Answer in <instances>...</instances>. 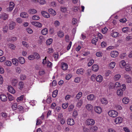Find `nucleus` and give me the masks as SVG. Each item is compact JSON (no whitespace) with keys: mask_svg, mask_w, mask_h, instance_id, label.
Wrapping results in <instances>:
<instances>
[{"mask_svg":"<svg viewBox=\"0 0 132 132\" xmlns=\"http://www.w3.org/2000/svg\"><path fill=\"white\" fill-rule=\"evenodd\" d=\"M109 115L113 118H115L118 116V113L116 111L114 110L110 111L108 112Z\"/></svg>","mask_w":132,"mask_h":132,"instance_id":"1","label":"nucleus"},{"mask_svg":"<svg viewBox=\"0 0 132 132\" xmlns=\"http://www.w3.org/2000/svg\"><path fill=\"white\" fill-rule=\"evenodd\" d=\"M86 123L88 125H93L94 124L95 121L92 119H88L86 120Z\"/></svg>","mask_w":132,"mask_h":132,"instance_id":"2","label":"nucleus"},{"mask_svg":"<svg viewBox=\"0 0 132 132\" xmlns=\"http://www.w3.org/2000/svg\"><path fill=\"white\" fill-rule=\"evenodd\" d=\"M123 121L122 118L120 117H118L116 118L114 120V122L116 124H118L121 123Z\"/></svg>","mask_w":132,"mask_h":132,"instance_id":"3","label":"nucleus"},{"mask_svg":"<svg viewBox=\"0 0 132 132\" xmlns=\"http://www.w3.org/2000/svg\"><path fill=\"white\" fill-rule=\"evenodd\" d=\"M94 109L95 112L98 114H100L102 112V109L99 106L94 107Z\"/></svg>","mask_w":132,"mask_h":132,"instance_id":"4","label":"nucleus"},{"mask_svg":"<svg viewBox=\"0 0 132 132\" xmlns=\"http://www.w3.org/2000/svg\"><path fill=\"white\" fill-rule=\"evenodd\" d=\"M14 4L12 2H10L9 7L7 8V10L8 11H12L14 8Z\"/></svg>","mask_w":132,"mask_h":132,"instance_id":"5","label":"nucleus"},{"mask_svg":"<svg viewBox=\"0 0 132 132\" xmlns=\"http://www.w3.org/2000/svg\"><path fill=\"white\" fill-rule=\"evenodd\" d=\"M86 109L88 111L92 112L93 110V107L90 104H87L85 106Z\"/></svg>","mask_w":132,"mask_h":132,"instance_id":"6","label":"nucleus"},{"mask_svg":"<svg viewBox=\"0 0 132 132\" xmlns=\"http://www.w3.org/2000/svg\"><path fill=\"white\" fill-rule=\"evenodd\" d=\"M61 68L63 70H66L68 68V64L64 62H62L61 64Z\"/></svg>","mask_w":132,"mask_h":132,"instance_id":"7","label":"nucleus"},{"mask_svg":"<svg viewBox=\"0 0 132 132\" xmlns=\"http://www.w3.org/2000/svg\"><path fill=\"white\" fill-rule=\"evenodd\" d=\"M121 86V85L120 83L119 82H116L114 85H113L112 83V86L111 87L110 85L109 86L110 88H113L114 87L119 88Z\"/></svg>","mask_w":132,"mask_h":132,"instance_id":"8","label":"nucleus"},{"mask_svg":"<svg viewBox=\"0 0 132 132\" xmlns=\"http://www.w3.org/2000/svg\"><path fill=\"white\" fill-rule=\"evenodd\" d=\"M31 23L35 26L39 28H41L42 27V24L39 22L36 21H33L31 22Z\"/></svg>","mask_w":132,"mask_h":132,"instance_id":"9","label":"nucleus"},{"mask_svg":"<svg viewBox=\"0 0 132 132\" xmlns=\"http://www.w3.org/2000/svg\"><path fill=\"white\" fill-rule=\"evenodd\" d=\"M67 123L68 125L72 126L75 123L74 120L71 118H69L67 120Z\"/></svg>","mask_w":132,"mask_h":132,"instance_id":"10","label":"nucleus"},{"mask_svg":"<svg viewBox=\"0 0 132 132\" xmlns=\"http://www.w3.org/2000/svg\"><path fill=\"white\" fill-rule=\"evenodd\" d=\"M111 36L114 37H117L119 36V33L115 30H112L111 33Z\"/></svg>","mask_w":132,"mask_h":132,"instance_id":"11","label":"nucleus"},{"mask_svg":"<svg viewBox=\"0 0 132 132\" xmlns=\"http://www.w3.org/2000/svg\"><path fill=\"white\" fill-rule=\"evenodd\" d=\"M95 98V96L93 94H90L87 96L88 100L89 101L94 100Z\"/></svg>","mask_w":132,"mask_h":132,"instance_id":"12","label":"nucleus"},{"mask_svg":"<svg viewBox=\"0 0 132 132\" xmlns=\"http://www.w3.org/2000/svg\"><path fill=\"white\" fill-rule=\"evenodd\" d=\"M8 90L11 93L14 94L15 93V90L13 87L11 86H8Z\"/></svg>","mask_w":132,"mask_h":132,"instance_id":"13","label":"nucleus"},{"mask_svg":"<svg viewBox=\"0 0 132 132\" xmlns=\"http://www.w3.org/2000/svg\"><path fill=\"white\" fill-rule=\"evenodd\" d=\"M0 98L1 100L3 102H5L7 100V98L6 96L4 94L0 95Z\"/></svg>","mask_w":132,"mask_h":132,"instance_id":"14","label":"nucleus"},{"mask_svg":"<svg viewBox=\"0 0 132 132\" xmlns=\"http://www.w3.org/2000/svg\"><path fill=\"white\" fill-rule=\"evenodd\" d=\"M16 25L15 23L14 22H11L9 25V28L10 29L12 30L13 29Z\"/></svg>","mask_w":132,"mask_h":132,"instance_id":"15","label":"nucleus"},{"mask_svg":"<svg viewBox=\"0 0 132 132\" xmlns=\"http://www.w3.org/2000/svg\"><path fill=\"white\" fill-rule=\"evenodd\" d=\"M118 55V52L116 51H112L111 53V56L113 57H116Z\"/></svg>","mask_w":132,"mask_h":132,"instance_id":"16","label":"nucleus"},{"mask_svg":"<svg viewBox=\"0 0 132 132\" xmlns=\"http://www.w3.org/2000/svg\"><path fill=\"white\" fill-rule=\"evenodd\" d=\"M42 15L45 18H48L50 17V14L46 12L45 11H42L41 12Z\"/></svg>","mask_w":132,"mask_h":132,"instance_id":"17","label":"nucleus"},{"mask_svg":"<svg viewBox=\"0 0 132 132\" xmlns=\"http://www.w3.org/2000/svg\"><path fill=\"white\" fill-rule=\"evenodd\" d=\"M85 71L82 68L78 69L76 71L78 75H82L84 73Z\"/></svg>","mask_w":132,"mask_h":132,"instance_id":"18","label":"nucleus"},{"mask_svg":"<svg viewBox=\"0 0 132 132\" xmlns=\"http://www.w3.org/2000/svg\"><path fill=\"white\" fill-rule=\"evenodd\" d=\"M123 90L121 89H119L117 90V95L119 97H121L123 95Z\"/></svg>","mask_w":132,"mask_h":132,"instance_id":"19","label":"nucleus"},{"mask_svg":"<svg viewBox=\"0 0 132 132\" xmlns=\"http://www.w3.org/2000/svg\"><path fill=\"white\" fill-rule=\"evenodd\" d=\"M103 80V77L101 75H98L96 77V80L98 82H101Z\"/></svg>","mask_w":132,"mask_h":132,"instance_id":"20","label":"nucleus"},{"mask_svg":"<svg viewBox=\"0 0 132 132\" xmlns=\"http://www.w3.org/2000/svg\"><path fill=\"white\" fill-rule=\"evenodd\" d=\"M90 129L91 131L93 132L96 131L98 130L97 127L95 126H92L90 128Z\"/></svg>","mask_w":132,"mask_h":132,"instance_id":"21","label":"nucleus"},{"mask_svg":"<svg viewBox=\"0 0 132 132\" xmlns=\"http://www.w3.org/2000/svg\"><path fill=\"white\" fill-rule=\"evenodd\" d=\"M99 67L97 64H94L92 67V70L94 71H97L99 69Z\"/></svg>","mask_w":132,"mask_h":132,"instance_id":"22","label":"nucleus"},{"mask_svg":"<svg viewBox=\"0 0 132 132\" xmlns=\"http://www.w3.org/2000/svg\"><path fill=\"white\" fill-rule=\"evenodd\" d=\"M101 101L103 104L104 105H106L108 103L107 100L104 98H101Z\"/></svg>","mask_w":132,"mask_h":132,"instance_id":"23","label":"nucleus"},{"mask_svg":"<svg viewBox=\"0 0 132 132\" xmlns=\"http://www.w3.org/2000/svg\"><path fill=\"white\" fill-rule=\"evenodd\" d=\"M18 81L17 79H13L12 80L11 83L13 86H16Z\"/></svg>","mask_w":132,"mask_h":132,"instance_id":"24","label":"nucleus"},{"mask_svg":"<svg viewBox=\"0 0 132 132\" xmlns=\"http://www.w3.org/2000/svg\"><path fill=\"white\" fill-rule=\"evenodd\" d=\"M83 103V100L82 99H80L79 100L77 104V106L78 107L80 108L82 106Z\"/></svg>","mask_w":132,"mask_h":132,"instance_id":"25","label":"nucleus"},{"mask_svg":"<svg viewBox=\"0 0 132 132\" xmlns=\"http://www.w3.org/2000/svg\"><path fill=\"white\" fill-rule=\"evenodd\" d=\"M18 60L20 63L21 64H23L25 63V60L22 57H19L18 58Z\"/></svg>","mask_w":132,"mask_h":132,"instance_id":"26","label":"nucleus"},{"mask_svg":"<svg viewBox=\"0 0 132 132\" xmlns=\"http://www.w3.org/2000/svg\"><path fill=\"white\" fill-rule=\"evenodd\" d=\"M48 11L49 13L53 16L55 15L56 14V12L52 9H48Z\"/></svg>","mask_w":132,"mask_h":132,"instance_id":"27","label":"nucleus"},{"mask_svg":"<svg viewBox=\"0 0 132 132\" xmlns=\"http://www.w3.org/2000/svg\"><path fill=\"white\" fill-rule=\"evenodd\" d=\"M24 96L21 95L20 96L16 98V101L17 102H19L23 101V99Z\"/></svg>","mask_w":132,"mask_h":132,"instance_id":"28","label":"nucleus"},{"mask_svg":"<svg viewBox=\"0 0 132 132\" xmlns=\"http://www.w3.org/2000/svg\"><path fill=\"white\" fill-rule=\"evenodd\" d=\"M59 55L58 52H56L54 53L53 57L54 58L55 60L56 61L59 58Z\"/></svg>","mask_w":132,"mask_h":132,"instance_id":"29","label":"nucleus"},{"mask_svg":"<svg viewBox=\"0 0 132 132\" xmlns=\"http://www.w3.org/2000/svg\"><path fill=\"white\" fill-rule=\"evenodd\" d=\"M126 64L125 61L124 60H122L120 62L119 65L122 68L125 66Z\"/></svg>","mask_w":132,"mask_h":132,"instance_id":"30","label":"nucleus"},{"mask_svg":"<svg viewBox=\"0 0 132 132\" xmlns=\"http://www.w3.org/2000/svg\"><path fill=\"white\" fill-rule=\"evenodd\" d=\"M48 32V29L46 28H45L42 29L41 31L42 34L44 35H46Z\"/></svg>","mask_w":132,"mask_h":132,"instance_id":"31","label":"nucleus"},{"mask_svg":"<svg viewBox=\"0 0 132 132\" xmlns=\"http://www.w3.org/2000/svg\"><path fill=\"white\" fill-rule=\"evenodd\" d=\"M129 99L128 98L125 97L123 99L122 101L124 104H127L129 102Z\"/></svg>","mask_w":132,"mask_h":132,"instance_id":"32","label":"nucleus"},{"mask_svg":"<svg viewBox=\"0 0 132 132\" xmlns=\"http://www.w3.org/2000/svg\"><path fill=\"white\" fill-rule=\"evenodd\" d=\"M125 68L126 70L127 71H130L131 69V67L130 66V65L128 64H126Z\"/></svg>","mask_w":132,"mask_h":132,"instance_id":"33","label":"nucleus"},{"mask_svg":"<svg viewBox=\"0 0 132 132\" xmlns=\"http://www.w3.org/2000/svg\"><path fill=\"white\" fill-rule=\"evenodd\" d=\"M37 12V11L34 9H31L29 10V12L30 14H31L36 13Z\"/></svg>","mask_w":132,"mask_h":132,"instance_id":"34","label":"nucleus"},{"mask_svg":"<svg viewBox=\"0 0 132 132\" xmlns=\"http://www.w3.org/2000/svg\"><path fill=\"white\" fill-rule=\"evenodd\" d=\"M116 63L114 62H112L110 63L109 65V67L111 69L113 68L115 65Z\"/></svg>","mask_w":132,"mask_h":132,"instance_id":"35","label":"nucleus"},{"mask_svg":"<svg viewBox=\"0 0 132 132\" xmlns=\"http://www.w3.org/2000/svg\"><path fill=\"white\" fill-rule=\"evenodd\" d=\"M12 62L13 64L17 66L18 64V60L15 58L13 59H12Z\"/></svg>","mask_w":132,"mask_h":132,"instance_id":"36","label":"nucleus"},{"mask_svg":"<svg viewBox=\"0 0 132 132\" xmlns=\"http://www.w3.org/2000/svg\"><path fill=\"white\" fill-rule=\"evenodd\" d=\"M20 16L23 18H27L28 17V15L26 12H22L20 14Z\"/></svg>","mask_w":132,"mask_h":132,"instance_id":"37","label":"nucleus"},{"mask_svg":"<svg viewBox=\"0 0 132 132\" xmlns=\"http://www.w3.org/2000/svg\"><path fill=\"white\" fill-rule=\"evenodd\" d=\"M82 95V93L81 92H79L77 95L76 98L77 100H79L81 97Z\"/></svg>","mask_w":132,"mask_h":132,"instance_id":"38","label":"nucleus"},{"mask_svg":"<svg viewBox=\"0 0 132 132\" xmlns=\"http://www.w3.org/2000/svg\"><path fill=\"white\" fill-rule=\"evenodd\" d=\"M98 38L97 37L95 38L92 39V42L93 44H94L95 45H96V42L97 41Z\"/></svg>","mask_w":132,"mask_h":132,"instance_id":"39","label":"nucleus"},{"mask_svg":"<svg viewBox=\"0 0 132 132\" xmlns=\"http://www.w3.org/2000/svg\"><path fill=\"white\" fill-rule=\"evenodd\" d=\"M114 108L115 109L118 110H120L122 109L121 106L120 105H115Z\"/></svg>","mask_w":132,"mask_h":132,"instance_id":"40","label":"nucleus"},{"mask_svg":"<svg viewBox=\"0 0 132 132\" xmlns=\"http://www.w3.org/2000/svg\"><path fill=\"white\" fill-rule=\"evenodd\" d=\"M121 76L119 74H117L114 76V80L117 81L119 80Z\"/></svg>","mask_w":132,"mask_h":132,"instance_id":"41","label":"nucleus"},{"mask_svg":"<svg viewBox=\"0 0 132 132\" xmlns=\"http://www.w3.org/2000/svg\"><path fill=\"white\" fill-rule=\"evenodd\" d=\"M53 39L52 38H50L47 40L46 42V44L47 45H50L52 43Z\"/></svg>","mask_w":132,"mask_h":132,"instance_id":"42","label":"nucleus"},{"mask_svg":"<svg viewBox=\"0 0 132 132\" xmlns=\"http://www.w3.org/2000/svg\"><path fill=\"white\" fill-rule=\"evenodd\" d=\"M19 88L20 89L23 88L24 86V83L23 82L20 81L19 83Z\"/></svg>","mask_w":132,"mask_h":132,"instance_id":"43","label":"nucleus"},{"mask_svg":"<svg viewBox=\"0 0 132 132\" xmlns=\"http://www.w3.org/2000/svg\"><path fill=\"white\" fill-rule=\"evenodd\" d=\"M2 19L3 20H6L8 18V15L5 13H3L2 14Z\"/></svg>","mask_w":132,"mask_h":132,"instance_id":"44","label":"nucleus"},{"mask_svg":"<svg viewBox=\"0 0 132 132\" xmlns=\"http://www.w3.org/2000/svg\"><path fill=\"white\" fill-rule=\"evenodd\" d=\"M34 56L35 59H38L40 57V55L39 54L37 53H35L33 54Z\"/></svg>","mask_w":132,"mask_h":132,"instance_id":"45","label":"nucleus"},{"mask_svg":"<svg viewBox=\"0 0 132 132\" xmlns=\"http://www.w3.org/2000/svg\"><path fill=\"white\" fill-rule=\"evenodd\" d=\"M37 2L39 3L41 5H44L46 3L45 0H37Z\"/></svg>","mask_w":132,"mask_h":132,"instance_id":"46","label":"nucleus"},{"mask_svg":"<svg viewBox=\"0 0 132 132\" xmlns=\"http://www.w3.org/2000/svg\"><path fill=\"white\" fill-rule=\"evenodd\" d=\"M58 91L57 90H56L54 91L52 93V96L53 97H55L57 94Z\"/></svg>","mask_w":132,"mask_h":132,"instance_id":"47","label":"nucleus"},{"mask_svg":"<svg viewBox=\"0 0 132 132\" xmlns=\"http://www.w3.org/2000/svg\"><path fill=\"white\" fill-rule=\"evenodd\" d=\"M47 66L49 68H51L52 66V63L49 61H47Z\"/></svg>","mask_w":132,"mask_h":132,"instance_id":"48","label":"nucleus"},{"mask_svg":"<svg viewBox=\"0 0 132 132\" xmlns=\"http://www.w3.org/2000/svg\"><path fill=\"white\" fill-rule=\"evenodd\" d=\"M112 74V72L108 70L105 73V75L106 76H109Z\"/></svg>","mask_w":132,"mask_h":132,"instance_id":"49","label":"nucleus"},{"mask_svg":"<svg viewBox=\"0 0 132 132\" xmlns=\"http://www.w3.org/2000/svg\"><path fill=\"white\" fill-rule=\"evenodd\" d=\"M103 54V53L101 52H97L96 54V56L98 57H102V56Z\"/></svg>","mask_w":132,"mask_h":132,"instance_id":"50","label":"nucleus"},{"mask_svg":"<svg viewBox=\"0 0 132 132\" xmlns=\"http://www.w3.org/2000/svg\"><path fill=\"white\" fill-rule=\"evenodd\" d=\"M5 64L7 66H10L12 65V63L10 61H7L5 63Z\"/></svg>","mask_w":132,"mask_h":132,"instance_id":"51","label":"nucleus"},{"mask_svg":"<svg viewBox=\"0 0 132 132\" xmlns=\"http://www.w3.org/2000/svg\"><path fill=\"white\" fill-rule=\"evenodd\" d=\"M58 35L60 37H63L64 35L62 31H59L58 32Z\"/></svg>","mask_w":132,"mask_h":132,"instance_id":"52","label":"nucleus"},{"mask_svg":"<svg viewBox=\"0 0 132 132\" xmlns=\"http://www.w3.org/2000/svg\"><path fill=\"white\" fill-rule=\"evenodd\" d=\"M68 104L67 103H65L62 104V108L64 109H66L68 106Z\"/></svg>","mask_w":132,"mask_h":132,"instance_id":"53","label":"nucleus"},{"mask_svg":"<svg viewBox=\"0 0 132 132\" xmlns=\"http://www.w3.org/2000/svg\"><path fill=\"white\" fill-rule=\"evenodd\" d=\"M22 45L24 47L26 48H28L29 46V45L27 43L24 41H23L22 42Z\"/></svg>","mask_w":132,"mask_h":132,"instance_id":"54","label":"nucleus"},{"mask_svg":"<svg viewBox=\"0 0 132 132\" xmlns=\"http://www.w3.org/2000/svg\"><path fill=\"white\" fill-rule=\"evenodd\" d=\"M94 62V60L93 59H91L88 63V66H90L93 64Z\"/></svg>","mask_w":132,"mask_h":132,"instance_id":"55","label":"nucleus"},{"mask_svg":"<svg viewBox=\"0 0 132 132\" xmlns=\"http://www.w3.org/2000/svg\"><path fill=\"white\" fill-rule=\"evenodd\" d=\"M80 79L81 78L80 77H77L75 79L74 81L77 83H78L80 81Z\"/></svg>","mask_w":132,"mask_h":132,"instance_id":"56","label":"nucleus"},{"mask_svg":"<svg viewBox=\"0 0 132 132\" xmlns=\"http://www.w3.org/2000/svg\"><path fill=\"white\" fill-rule=\"evenodd\" d=\"M17 104V103H14L13 104L12 108L13 110H16V109L18 107Z\"/></svg>","mask_w":132,"mask_h":132,"instance_id":"57","label":"nucleus"},{"mask_svg":"<svg viewBox=\"0 0 132 132\" xmlns=\"http://www.w3.org/2000/svg\"><path fill=\"white\" fill-rule=\"evenodd\" d=\"M8 30V27L7 26H4L3 28V31L4 33L6 32Z\"/></svg>","mask_w":132,"mask_h":132,"instance_id":"58","label":"nucleus"},{"mask_svg":"<svg viewBox=\"0 0 132 132\" xmlns=\"http://www.w3.org/2000/svg\"><path fill=\"white\" fill-rule=\"evenodd\" d=\"M9 48L13 50H14L15 46L13 44H10L9 45Z\"/></svg>","mask_w":132,"mask_h":132,"instance_id":"59","label":"nucleus"},{"mask_svg":"<svg viewBox=\"0 0 132 132\" xmlns=\"http://www.w3.org/2000/svg\"><path fill=\"white\" fill-rule=\"evenodd\" d=\"M45 73V71L44 70L41 69L39 72V75L41 76L43 75Z\"/></svg>","mask_w":132,"mask_h":132,"instance_id":"60","label":"nucleus"},{"mask_svg":"<svg viewBox=\"0 0 132 132\" xmlns=\"http://www.w3.org/2000/svg\"><path fill=\"white\" fill-rule=\"evenodd\" d=\"M60 22L57 20H56L54 21V24L55 27H57L59 26L60 25Z\"/></svg>","mask_w":132,"mask_h":132,"instance_id":"61","label":"nucleus"},{"mask_svg":"<svg viewBox=\"0 0 132 132\" xmlns=\"http://www.w3.org/2000/svg\"><path fill=\"white\" fill-rule=\"evenodd\" d=\"M39 17L38 16L36 15L33 16L32 17V19L34 20H39Z\"/></svg>","mask_w":132,"mask_h":132,"instance_id":"62","label":"nucleus"},{"mask_svg":"<svg viewBox=\"0 0 132 132\" xmlns=\"http://www.w3.org/2000/svg\"><path fill=\"white\" fill-rule=\"evenodd\" d=\"M28 59L29 60H32L35 59L34 56V54L30 55L28 57Z\"/></svg>","mask_w":132,"mask_h":132,"instance_id":"63","label":"nucleus"},{"mask_svg":"<svg viewBox=\"0 0 132 132\" xmlns=\"http://www.w3.org/2000/svg\"><path fill=\"white\" fill-rule=\"evenodd\" d=\"M72 76V75L71 74H68L66 76L65 79L66 80H68L71 78Z\"/></svg>","mask_w":132,"mask_h":132,"instance_id":"64","label":"nucleus"}]
</instances>
